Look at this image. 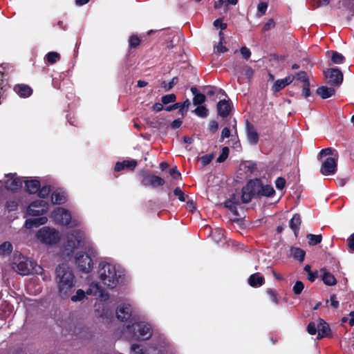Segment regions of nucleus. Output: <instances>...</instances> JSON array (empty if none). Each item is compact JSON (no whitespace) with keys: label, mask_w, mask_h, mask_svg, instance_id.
I'll return each instance as SVG.
<instances>
[{"label":"nucleus","mask_w":354,"mask_h":354,"mask_svg":"<svg viewBox=\"0 0 354 354\" xmlns=\"http://www.w3.org/2000/svg\"><path fill=\"white\" fill-rule=\"evenodd\" d=\"M55 272L59 295L62 298H67L75 290L73 272L67 264L62 263L56 268Z\"/></svg>","instance_id":"1"},{"label":"nucleus","mask_w":354,"mask_h":354,"mask_svg":"<svg viewBox=\"0 0 354 354\" xmlns=\"http://www.w3.org/2000/svg\"><path fill=\"white\" fill-rule=\"evenodd\" d=\"M99 275L102 282L108 288L112 289L120 282V274H118L115 267L106 262L99 264Z\"/></svg>","instance_id":"2"},{"label":"nucleus","mask_w":354,"mask_h":354,"mask_svg":"<svg viewBox=\"0 0 354 354\" xmlns=\"http://www.w3.org/2000/svg\"><path fill=\"white\" fill-rule=\"evenodd\" d=\"M13 269L15 270L18 274L23 276L28 275L34 272L38 274L39 272H41L43 270L41 267L37 266L36 262L21 254L18 257H15Z\"/></svg>","instance_id":"3"},{"label":"nucleus","mask_w":354,"mask_h":354,"mask_svg":"<svg viewBox=\"0 0 354 354\" xmlns=\"http://www.w3.org/2000/svg\"><path fill=\"white\" fill-rule=\"evenodd\" d=\"M127 330L133 340H147L152 335L151 326L142 322L127 326Z\"/></svg>","instance_id":"4"},{"label":"nucleus","mask_w":354,"mask_h":354,"mask_svg":"<svg viewBox=\"0 0 354 354\" xmlns=\"http://www.w3.org/2000/svg\"><path fill=\"white\" fill-rule=\"evenodd\" d=\"M260 178L249 180L241 189V201L243 203H250L252 198H257Z\"/></svg>","instance_id":"5"},{"label":"nucleus","mask_w":354,"mask_h":354,"mask_svg":"<svg viewBox=\"0 0 354 354\" xmlns=\"http://www.w3.org/2000/svg\"><path fill=\"white\" fill-rule=\"evenodd\" d=\"M37 239L46 245H54L60 240L59 233L57 230L50 227H43L39 229L36 234Z\"/></svg>","instance_id":"6"},{"label":"nucleus","mask_w":354,"mask_h":354,"mask_svg":"<svg viewBox=\"0 0 354 354\" xmlns=\"http://www.w3.org/2000/svg\"><path fill=\"white\" fill-rule=\"evenodd\" d=\"M139 175L141 177L140 183L144 187L156 188L158 187L162 186L165 183V181L162 178L154 175L147 170L140 171L139 172Z\"/></svg>","instance_id":"7"},{"label":"nucleus","mask_w":354,"mask_h":354,"mask_svg":"<svg viewBox=\"0 0 354 354\" xmlns=\"http://www.w3.org/2000/svg\"><path fill=\"white\" fill-rule=\"evenodd\" d=\"M84 234L80 230L72 231L67 236V241L65 245L66 250L73 252L75 249L82 247L84 243Z\"/></svg>","instance_id":"8"},{"label":"nucleus","mask_w":354,"mask_h":354,"mask_svg":"<svg viewBox=\"0 0 354 354\" xmlns=\"http://www.w3.org/2000/svg\"><path fill=\"white\" fill-rule=\"evenodd\" d=\"M75 262L82 272L88 274L93 270V262L90 255L82 252H77Z\"/></svg>","instance_id":"9"},{"label":"nucleus","mask_w":354,"mask_h":354,"mask_svg":"<svg viewBox=\"0 0 354 354\" xmlns=\"http://www.w3.org/2000/svg\"><path fill=\"white\" fill-rule=\"evenodd\" d=\"M324 75L327 80V84L331 86L338 87L343 82V73L337 68H327L324 71Z\"/></svg>","instance_id":"10"},{"label":"nucleus","mask_w":354,"mask_h":354,"mask_svg":"<svg viewBox=\"0 0 354 354\" xmlns=\"http://www.w3.org/2000/svg\"><path fill=\"white\" fill-rule=\"evenodd\" d=\"M338 153L334 157H328L322 163L320 173L324 176L333 175L337 169Z\"/></svg>","instance_id":"11"},{"label":"nucleus","mask_w":354,"mask_h":354,"mask_svg":"<svg viewBox=\"0 0 354 354\" xmlns=\"http://www.w3.org/2000/svg\"><path fill=\"white\" fill-rule=\"evenodd\" d=\"M48 203L43 200H35L32 201L27 209V214L29 216H41L47 212Z\"/></svg>","instance_id":"12"},{"label":"nucleus","mask_w":354,"mask_h":354,"mask_svg":"<svg viewBox=\"0 0 354 354\" xmlns=\"http://www.w3.org/2000/svg\"><path fill=\"white\" fill-rule=\"evenodd\" d=\"M241 198H239V196L232 194L229 199L224 203V207L228 209L234 216H239L238 213L237 207L242 204Z\"/></svg>","instance_id":"13"},{"label":"nucleus","mask_w":354,"mask_h":354,"mask_svg":"<svg viewBox=\"0 0 354 354\" xmlns=\"http://www.w3.org/2000/svg\"><path fill=\"white\" fill-rule=\"evenodd\" d=\"M117 318L122 321L126 322L129 319L131 316V308L129 304H120L116 310Z\"/></svg>","instance_id":"14"},{"label":"nucleus","mask_w":354,"mask_h":354,"mask_svg":"<svg viewBox=\"0 0 354 354\" xmlns=\"http://www.w3.org/2000/svg\"><path fill=\"white\" fill-rule=\"evenodd\" d=\"M246 134L248 142L252 145H256L259 140V136L253 124L247 121Z\"/></svg>","instance_id":"15"},{"label":"nucleus","mask_w":354,"mask_h":354,"mask_svg":"<svg viewBox=\"0 0 354 354\" xmlns=\"http://www.w3.org/2000/svg\"><path fill=\"white\" fill-rule=\"evenodd\" d=\"M138 162L136 160H124L122 162H117L115 163L114 171L119 172L124 169H128L129 171H133L136 167Z\"/></svg>","instance_id":"16"},{"label":"nucleus","mask_w":354,"mask_h":354,"mask_svg":"<svg viewBox=\"0 0 354 354\" xmlns=\"http://www.w3.org/2000/svg\"><path fill=\"white\" fill-rule=\"evenodd\" d=\"M259 190V192L257 198H261L262 197L270 198L275 194V190L274 189L273 187L271 185L263 184L261 179Z\"/></svg>","instance_id":"17"},{"label":"nucleus","mask_w":354,"mask_h":354,"mask_svg":"<svg viewBox=\"0 0 354 354\" xmlns=\"http://www.w3.org/2000/svg\"><path fill=\"white\" fill-rule=\"evenodd\" d=\"M317 339L328 337L330 336V328L329 325L322 319H319L317 324Z\"/></svg>","instance_id":"18"},{"label":"nucleus","mask_w":354,"mask_h":354,"mask_svg":"<svg viewBox=\"0 0 354 354\" xmlns=\"http://www.w3.org/2000/svg\"><path fill=\"white\" fill-rule=\"evenodd\" d=\"M218 115L222 118H227L230 113L231 106L229 101L225 100H220L216 106Z\"/></svg>","instance_id":"19"},{"label":"nucleus","mask_w":354,"mask_h":354,"mask_svg":"<svg viewBox=\"0 0 354 354\" xmlns=\"http://www.w3.org/2000/svg\"><path fill=\"white\" fill-rule=\"evenodd\" d=\"M5 187L8 190L17 192L22 187V180L19 177H11L5 183Z\"/></svg>","instance_id":"20"},{"label":"nucleus","mask_w":354,"mask_h":354,"mask_svg":"<svg viewBox=\"0 0 354 354\" xmlns=\"http://www.w3.org/2000/svg\"><path fill=\"white\" fill-rule=\"evenodd\" d=\"M295 77L293 75H289L283 79L277 80L272 86V90L274 92H279L285 88L286 86L290 84L294 80Z\"/></svg>","instance_id":"21"},{"label":"nucleus","mask_w":354,"mask_h":354,"mask_svg":"<svg viewBox=\"0 0 354 354\" xmlns=\"http://www.w3.org/2000/svg\"><path fill=\"white\" fill-rule=\"evenodd\" d=\"M248 281L250 286L258 288L265 283V278L259 272H256L249 277Z\"/></svg>","instance_id":"22"},{"label":"nucleus","mask_w":354,"mask_h":354,"mask_svg":"<svg viewBox=\"0 0 354 354\" xmlns=\"http://www.w3.org/2000/svg\"><path fill=\"white\" fill-rule=\"evenodd\" d=\"M301 224V218L300 214H295L289 222V226L294 232L296 238L298 237Z\"/></svg>","instance_id":"23"},{"label":"nucleus","mask_w":354,"mask_h":354,"mask_svg":"<svg viewBox=\"0 0 354 354\" xmlns=\"http://www.w3.org/2000/svg\"><path fill=\"white\" fill-rule=\"evenodd\" d=\"M14 91L22 97H28L32 94V89L27 84H17Z\"/></svg>","instance_id":"24"},{"label":"nucleus","mask_w":354,"mask_h":354,"mask_svg":"<svg viewBox=\"0 0 354 354\" xmlns=\"http://www.w3.org/2000/svg\"><path fill=\"white\" fill-rule=\"evenodd\" d=\"M322 272V280L326 286H335L337 283V279L334 277L333 274L327 271L325 268H323L320 270Z\"/></svg>","instance_id":"25"},{"label":"nucleus","mask_w":354,"mask_h":354,"mask_svg":"<svg viewBox=\"0 0 354 354\" xmlns=\"http://www.w3.org/2000/svg\"><path fill=\"white\" fill-rule=\"evenodd\" d=\"M66 201V195L64 192L56 190L51 194V202L54 205H62Z\"/></svg>","instance_id":"26"},{"label":"nucleus","mask_w":354,"mask_h":354,"mask_svg":"<svg viewBox=\"0 0 354 354\" xmlns=\"http://www.w3.org/2000/svg\"><path fill=\"white\" fill-rule=\"evenodd\" d=\"M335 93V90L333 87H327L322 86L316 90V93L322 99H327L333 96Z\"/></svg>","instance_id":"27"},{"label":"nucleus","mask_w":354,"mask_h":354,"mask_svg":"<svg viewBox=\"0 0 354 354\" xmlns=\"http://www.w3.org/2000/svg\"><path fill=\"white\" fill-rule=\"evenodd\" d=\"M26 191L30 194H36L38 192L41 184L38 180H27L25 181Z\"/></svg>","instance_id":"28"},{"label":"nucleus","mask_w":354,"mask_h":354,"mask_svg":"<svg viewBox=\"0 0 354 354\" xmlns=\"http://www.w3.org/2000/svg\"><path fill=\"white\" fill-rule=\"evenodd\" d=\"M46 217H39L35 218L27 219L25 222V226L26 228L30 229L32 227H37L46 223Z\"/></svg>","instance_id":"29"},{"label":"nucleus","mask_w":354,"mask_h":354,"mask_svg":"<svg viewBox=\"0 0 354 354\" xmlns=\"http://www.w3.org/2000/svg\"><path fill=\"white\" fill-rule=\"evenodd\" d=\"M291 254L294 259L302 262L304 260L306 252L299 248H291Z\"/></svg>","instance_id":"30"},{"label":"nucleus","mask_w":354,"mask_h":354,"mask_svg":"<svg viewBox=\"0 0 354 354\" xmlns=\"http://www.w3.org/2000/svg\"><path fill=\"white\" fill-rule=\"evenodd\" d=\"M75 332L82 339H88L91 337V334L89 332V328L86 326H79L75 328Z\"/></svg>","instance_id":"31"},{"label":"nucleus","mask_w":354,"mask_h":354,"mask_svg":"<svg viewBox=\"0 0 354 354\" xmlns=\"http://www.w3.org/2000/svg\"><path fill=\"white\" fill-rule=\"evenodd\" d=\"M12 251V245L9 241H5L0 245V254L3 256H8L11 254Z\"/></svg>","instance_id":"32"},{"label":"nucleus","mask_w":354,"mask_h":354,"mask_svg":"<svg viewBox=\"0 0 354 354\" xmlns=\"http://www.w3.org/2000/svg\"><path fill=\"white\" fill-rule=\"evenodd\" d=\"M306 238L308 240L309 245L314 246L319 244L322 241L321 234H308Z\"/></svg>","instance_id":"33"},{"label":"nucleus","mask_w":354,"mask_h":354,"mask_svg":"<svg viewBox=\"0 0 354 354\" xmlns=\"http://www.w3.org/2000/svg\"><path fill=\"white\" fill-rule=\"evenodd\" d=\"M330 53L332 54L331 61L333 64H340L345 62L346 58L342 54L338 53L337 51L333 50H331Z\"/></svg>","instance_id":"34"},{"label":"nucleus","mask_w":354,"mask_h":354,"mask_svg":"<svg viewBox=\"0 0 354 354\" xmlns=\"http://www.w3.org/2000/svg\"><path fill=\"white\" fill-rule=\"evenodd\" d=\"M337 153V150L335 149H333L331 147H327L325 149H322L318 155H317V159L321 160L323 157L326 156H332V157L335 156V154Z\"/></svg>","instance_id":"35"},{"label":"nucleus","mask_w":354,"mask_h":354,"mask_svg":"<svg viewBox=\"0 0 354 354\" xmlns=\"http://www.w3.org/2000/svg\"><path fill=\"white\" fill-rule=\"evenodd\" d=\"M176 109H179V113L183 116L187 113L188 108L190 105V101L189 99H186L183 102L175 103Z\"/></svg>","instance_id":"36"},{"label":"nucleus","mask_w":354,"mask_h":354,"mask_svg":"<svg viewBox=\"0 0 354 354\" xmlns=\"http://www.w3.org/2000/svg\"><path fill=\"white\" fill-rule=\"evenodd\" d=\"M61 58L60 55L57 52H49L46 55V61L50 64H55L57 62L59 61Z\"/></svg>","instance_id":"37"},{"label":"nucleus","mask_w":354,"mask_h":354,"mask_svg":"<svg viewBox=\"0 0 354 354\" xmlns=\"http://www.w3.org/2000/svg\"><path fill=\"white\" fill-rule=\"evenodd\" d=\"M194 113L200 118H206L208 115V109L203 105H198V106L194 110Z\"/></svg>","instance_id":"38"},{"label":"nucleus","mask_w":354,"mask_h":354,"mask_svg":"<svg viewBox=\"0 0 354 354\" xmlns=\"http://www.w3.org/2000/svg\"><path fill=\"white\" fill-rule=\"evenodd\" d=\"M141 43V39L138 37L137 35H132L129 38V48H136L140 46Z\"/></svg>","instance_id":"39"},{"label":"nucleus","mask_w":354,"mask_h":354,"mask_svg":"<svg viewBox=\"0 0 354 354\" xmlns=\"http://www.w3.org/2000/svg\"><path fill=\"white\" fill-rule=\"evenodd\" d=\"M51 192V186L50 185H44L42 187H40L38 191V196L41 198H46L48 196L49 194Z\"/></svg>","instance_id":"40"},{"label":"nucleus","mask_w":354,"mask_h":354,"mask_svg":"<svg viewBox=\"0 0 354 354\" xmlns=\"http://www.w3.org/2000/svg\"><path fill=\"white\" fill-rule=\"evenodd\" d=\"M178 82V77H174L169 82H167L163 81L162 83V87H163L166 91L171 90L176 84Z\"/></svg>","instance_id":"41"},{"label":"nucleus","mask_w":354,"mask_h":354,"mask_svg":"<svg viewBox=\"0 0 354 354\" xmlns=\"http://www.w3.org/2000/svg\"><path fill=\"white\" fill-rule=\"evenodd\" d=\"M229 148L227 147H224L222 149L221 153L218 156L216 159L217 162H223L228 157L229 155Z\"/></svg>","instance_id":"42"},{"label":"nucleus","mask_w":354,"mask_h":354,"mask_svg":"<svg viewBox=\"0 0 354 354\" xmlns=\"http://www.w3.org/2000/svg\"><path fill=\"white\" fill-rule=\"evenodd\" d=\"M176 100V96L174 93L163 95L161 97V101L163 104H168L169 103L174 102Z\"/></svg>","instance_id":"43"},{"label":"nucleus","mask_w":354,"mask_h":354,"mask_svg":"<svg viewBox=\"0 0 354 354\" xmlns=\"http://www.w3.org/2000/svg\"><path fill=\"white\" fill-rule=\"evenodd\" d=\"M206 100V97L203 93H199L198 95H195L193 97V104L194 105H201L203 104Z\"/></svg>","instance_id":"44"},{"label":"nucleus","mask_w":354,"mask_h":354,"mask_svg":"<svg viewBox=\"0 0 354 354\" xmlns=\"http://www.w3.org/2000/svg\"><path fill=\"white\" fill-rule=\"evenodd\" d=\"M296 78L297 80L302 82L304 84L310 82L307 73L304 71L297 73Z\"/></svg>","instance_id":"45"},{"label":"nucleus","mask_w":354,"mask_h":354,"mask_svg":"<svg viewBox=\"0 0 354 354\" xmlns=\"http://www.w3.org/2000/svg\"><path fill=\"white\" fill-rule=\"evenodd\" d=\"M5 207L8 212L15 211L18 207V203L14 200L8 201L6 203Z\"/></svg>","instance_id":"46"},{"label":"nucleus","mask_w":354,"mask_h":354,"mask_svg":"<svg viewBox=\"0 0 354 354\" xmlns=\"http://www.w3.org/2000/svg\"><path fill=\"white\" fill-rule=\"evenodd\" d=\"M304 288V283L301 281H297L293 286L292 290L295 295H298L301 293Z\"/></svg>","instance_id":"47"},{"label":"nucleus","mask_w":354,"mask_h":354,"mask_svg":"<svg viewBox=\"0 0 354 354\" xmlns=\"http://www.w3.org/2000/svg\"><path fill=\"white\" fill-rule=\"evenodd\" d=\"M85 297V292L82 289H79L77 290L76 294L71 297V300L73 301H82Z\"/></svg>","instance_id":"48"},{"label":"nucleus","mask_w":354,"mask_h":354,"mask_svg":"<svg viewBox=\"0 0 354 354\" xmlns=\"http://www.w3.org/2000/svg\"><path fill=\"white\" fill-rule=\"evenodd\" d=\"M266 293L271 297L272 301L276 304L279 303V300L277 297V292L275 290L272 288H268L266 290Z\"/></svg>","instance_id":"49"},{"label":"nucleus","mask_w":354,"mask_h":354,"mask_svg":"<svg viewBox=\"0 0 354 354\" xmlns=\"http://www.w3.org/2000/svg\"><path fill=\"white\" fill-rule=\"evenodd\" d=\"M268 8V3L266 2H261L258 4L257 6V12L259 16H263L266 14Z\"/></svg>","instance_id":"50"},{"label":"nucleus","mask_w":354,"mask_h":354,"mask_svg":"<svg viewBox=\"0 0 354 354\" xmlns=\"http://www.w3.org/2000/svg\"><path fill=\"white\" fill-rule=\"evenodd\" d=\"M302 96L305 98H307L310 96V82L304 84L302 86Z\"/></svg>","instance_id":"51"},{"label":"nucleus","mask_w":354,"mask_h":354,"mask_svg":"<svg viewBox=\"0 0 354 354\" xmlns=\"http://www.w3.org/2000/svg\"><path fill=\"white\" fill-rule=\"evenodd\" d=\"M174 194L178 197V200L181 202L185 201V195L179 187H177L174 190Z\"/></svg>","instance_id":"52"},{"label":"nucleus","mask_w":354,"mask_h":354,"mask_svg":"<svg viewBox=\"0 0 354 354\" xmlns=\"http://www.w3.org/2000/svg\"><path fill=\"white\" fill-rule=\"evenodd\" d=\"M214 158L213 154H206L201 157V161L203 166L209 164Z\"/></svg>","instance_id":"53"},{"label":"nucleus","mask_w":354,"mask_h":354,"mask_svg":"<svg viewBox=\"0 0 354 354\" xmlns=\"http://www.w3.org/2000/svg\"><path fill=\"white\" fill-rule=\"evenodd\" d=\"M275 27V22L273 19H270L263 26L262 31L267 32Z\"/></svg>","instance_id":"54"},{"label":"nucleus","mask_w":354,"mask_h":354,"mask_svg":"<svg viewBox=\"0 0 354 354\" xmlns=\"http://www.w3.org/2000/svg\"><path fill=\"white\" fill-rule=\"evenodd\" d=\"M307 331L310 335H315L317 332V324L315 322H310L307 326Z\"/></svg>","instance_id":"55"},{"label":"nucleus","mask_w":354,"mask_h":354,"mask_svg":"<svg viewBox=\"0 0 354 354\" xmlns=\"http://www.w3.org/2000/svg\"><path fill=\"white\" fill-rule=\"evenodd\" d=\"M313 4L315 8L328 6L330 0H312Z\"/></svg>","instance_id":"56"},{"label":"nucleus","mask_w":354,"mask_h":354,"mask_svg":"<svg viewBox=\"0 0 354 354\" xmlns=\"http://www.w3.org/2000/svg\"><path fill=\"white\" fill-rule=\"evenodd\" d=\"M218 129V124L215 120H211L208 125V130L209 132L214 133Z\"/></svg>","instance_id":"57"},{"label":"nucleus","mask_w":354,"mask_h":354,"mask_svg":"<svg viewBox=\"0 0 354 354\" xmlns=\"http://www.w3.org/2000/svg\"><path fill=\"white\" fill-rule=\"evenodd\" d=\"M169 175L174 178V180L181 178V174L179 172V171L177 169V167H173L171 168L169 171Z\"/></svg>","instance_id":"58"},{"label":"nucleus","mask_w":354,"mask_h":354,"mask_svg":"<svg viewBox=\"0 0 354 354\" xmlns=\"http://www.w3.org/2000/svg\"><path fill=\"white\" fill-rule=\"evenodd\" d=\"M347 245L351 252H354V233L351 234L347 239Z\"/></svg>","instance_id":"59"},{"label":"nucleus","mask_w":354,"mask_h":354,"mask_svg":"<svg viewBox=\"0 0 354 354\" xmlns=\"http://www.w3.org/2000/svg\"><path fill=\"white\" fill-rule=\"evenodd\" d=\"M286 180L283 177H278L275 180V186L278 189H282L285 187Z\"/></svg>","instance_id":"60"},{"label":"nucleus","mask_w":354,"mask_h":354,"mask_svg":"<svg viewBox=\"0 0 354 354\" xmlns=\"http://www.w3.org/2000/svg\"><path fill=\"white\" fill-rule=\"evenodd\" d=\"M213 24L216 28H220L221 30H225L227 27V24L223 23L221 19H216Z\"/></svg>","instance_id":"61"},{"label":"nucleus","mask_w":354,"mask_h":354,"mask_svg":"<svg viewBox=\"0 0 354 354\" xmlns=\"http://www.w3.org/2000/svg\"><path fill=\"white\" fill-rule=\"evenodd\" d=\"M241 54L242 55L243 57L248 60L250 57L251 52L249 48H248L245 46H243L240 49Z\"/></svg>","instance_id":"62"},{"label":"nucleus","mask_w":354,"mask_h":354,"mask_svg":"<svg viewBox=\"0 0 354 354\" xmlns=\"http://www.w3.org/2000/svg\"><path fill=\"white\" fill-rule=\"evenodd\" d=\"M225 41H219L216 46V52L219 53H224L228 50V48L224 45Z\"/></svg>","instance_id":"63"},{"label":"nucleus","mask_w":354,"mask_h":354,"mask_svg":"<svg viewBox=\"0 0 354 354\" xmlns=\"http://www.w3.org/2000/svg\"><path fill=\"white\" fill-rule=\"evenodd\" d=\"M132 354H145L142 348H140V345L134 344L131 346Z\"/></svg>","instance_id":"64"}]
</instances>
